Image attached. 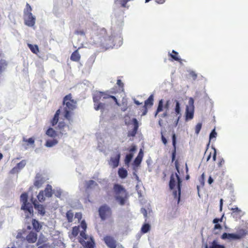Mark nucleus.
Segmentation results:
<instances>
[{"label": "nucleus", "instance_id": "obj_20", "mask_svg": "<svg viewBox=\"0 0 248 248\" xmlns=\"http://www.w3.org/2000/svg\"><path fill=\"white\" fill-rule=\"evenodd\" d=\"M235 234L237 236L238 239L240 240L244 238L246 236L247 234V231L245 229L239 228L237 230L236 233Z\"/></svg>", "mask_w": 248, "mask_h": 248}, {"label": "nucleus", "instance_id": "obj_45", "mask_svg": "<svg viewBox=\"0 0 248 248\" xmlns=\"http://www.w3.org/2000/svg\"><path fill=\"white\" fill-rule=\"evenodd\" d=\"M141 161H142L141 159L137 157L134 160V164L136 166H138L140 165Z\"/></svg>", "mask_w": 248, "mask_h": 248}, {"label": "nucleus", "instance_id": "obj_14", "mask_svg": "<svg viewBox=\"0 0 248 248\" xmlns=\"http://www.w3.org/2000/svg\"><path fill=\"white\" fill-rule=\"evenodd\" d=\"M26 165V160H22L20 162L17 163L16 165L11 170V172L14 173L18 172L19 170L23 169Z\"/></svg>", "mask_w": 248, "mask_h": 248}, {"label": "nucleus", "instance_id": "obj_36", "mask_svg": "<svg viewBox=\"0 0 248 248\" xmlns=\"http://www.w3.org/2000/svg\"><path fill=\"white\" fill-rule=\"evenodd\" d=\"M23 141L25 142L28 143V144L33 145L34 144L35 139L33 137L30 138L28 139L23 138Z\"/></svg>", "mask_w": 248, "mask_h": 248}, {"label": "nucleus", "instance_id": "obj_41", "mask_svg": "<svg viewBox=\"0 0 248 248\" xmlns=\"http://www.w3.org/2000/svg\"><path fill=\"white\" fill-rule=\"evenodd\" d=\"M202 123H199L197 124V125L195 126V133L196 134H198L199 133V132L202 128Z\"/></svg>", "mask_w": 248, "mask_h": 248}, {"label": "nucleus", "instance_id": "obj_55", "mask_svg": "<svg viewBox=\"0 0 248 248\" xmlns=\"http://www.w3.org/2000/svg\"><path fill=\"white\" fill-rule=\"evenodd\" d=\"M143 151H142V150L141 149L140 150V151L139 152V153L137 157L142 159L143 158Z\"/></svg>", "mask_w": 248, "mask_h": 248}, {"label": "nucleus", "instance_id": "obj_15", "mask_svg": "<svg viewBox=\"0 0 248 248\" xmlns=\"http://www.w3.org/2000/svg\"><path fill=\"white\" fill-rule=\"evenodd\" d=\"M37 235L36 232H31L26 236V240L29 243H35L37 240Z\"/></svg>", "mask_w": 248, "mask_h": 248}, {"label": "nucleus", "instance_id": "obj_57", "mask_svg": "<svg viewBox=\"0 0 248 248\" xmlns=\"http://www.w3.org/2000/svg\"><path fill=\"white\" fill-rule=\"evenodd\" d=\"M85 231H84V230H82L81 231L80 233V235H81V236H82L83 238L84 239H86V235L85 234Z\"/></svg>", "mask_w": 248, "mask_h": 248}, {"label": "nucleus", "instance_id": "obj_26", "mask_svg": "<svg viewBox=\"0 0 248 248\" xmlns=\"http://www.w3.org/2000/svg\"><path fill=\"white\" fill-rule=\"evenodd\" d=\"M97 186L98 184L94 181L91 180L86 182L85 188L89 190Z\"/></svg>", "mask_w": 248, "mask_h": 248}, {"label": "nucleus", "instance_id": "obj_62", "mask_svg": "<svg viewBox=\"0 0 248 248\" xmlns=\"http://www.w3.org/2000/svg\"><path fill=\"white\" fill-rule=\"evenodd\" d=\"M168 112L166 111V112H165L161 115V117H162V118L166 117L167 116H168Z\"/></svg>", "mask_w": 248, "mask_h": 248}, {"label": "nucleus", "instance_id": "obj_59", "mask_svg": "<svg viewBox=\"0 0 248 248\" xmlns=\"http://www.w3.org/2000/svg\"><path fill=\"white\" fill-rule=\"evenodd\" d=\"M169 105H170V101L169 100H168L165 105V108L166 109H169Z\"/></svg>", "mask_w": 248, "mask_h": 248}, {"label": "nucleus", "instance_id": "obj_33", "mask_svg": "<svg viewBox=\"0 0 248 248\" xmlns=\"http://www.w3.org/2000/svg\"><path fill=\"white\" fill-rule=\"evenodd\" d=\"M150 225L148 223H146L143 224V226H142L141 231L142 233H145L150 231Z\"/></svg>", "mask_w": 248, "mask_h": 248}, {"label": "nucleus", "instance_id": "obj_58", "mask_svg": "<svg viewBox=\"0 0 248 248\" xmlns=\"http://www.w3.org/2000/svg\"><path fill=\"white\" fill-rule=\"evenodd\" d=\"M216 150L215 148H214V153H213V159L214 161H215L216 159Z\"/></svg>", "mask_w": 248, "mask_h": 248}, {"label": "nucleus", "instance_id": "obj_19", "mask_svg": "<svg viewBox=\"0 0 248 248\" xmlns=\"http://www.w3.org/2000/svg\"><path fill=\"white\" fill-rule=\"evenodd\" d=\"M79 48L74 51L70 56V60L73 62H78L80 61V55L78 51Z\"/></svg>", "mask_w": 248, "mask_h": 248}, {"label": "nucleus", "instance_id": "obj_51", "mask_svg": "<svg viewBox=\"0 0 248 248\" xmlns=\"http://www.w3.org/2000/svg\"><path fill=\"white\" fill-rule=\"evenodd\" d=\"M222 220V217H221L220 218H216L213 219V222L214 223H215V224H218V222H221Z\"/></svg>", "mask_w": 248, "mask_h": 248}, {"label": "nucleus", "instance_id": "obj_35", "mask_svg": "<svg viewBox=\"0 0 248 248\" xmlns=\"http://www.w3.org/2000/svg\"><path fill=\"white\" fill-rule=\"evenodd\" d=\"M38 201L42 202L45 201V197L44 196V193L43 190H41L38 195L37 196Z\"/></svg>", "mask_w": 248, "mask_h": 248}, {"label": "nucleus", "instance_id": "obj_16", "mask_svg": "<svg viewBox=\"0 0 248 248\" xmlns=\"http://www.w3.org/2000/svg\"><path fill=\"white\" fill-rule=\"evenodd\" d=\"M32 203L34 206V208L37 210L38 213L42 215H44L45 214V208L42 204L38 203L35 200L32 202Z\"/></svg>", "mask_w": 248, "mask_h": 248}, {"label": "nucleus", "instance_id": "obj_1", "mask_svg": "<svg viewBox=\"0 0 248 248\" xmlns=\"http://www.w3.org/2000/svg\"><path fill=\"white\" fill-rule=\"evenodd\" d=\"M111 93H115V92H109L108 91L106 92L97 91L93 95V99L94 102V108L95 110L99 109L104 110L105 108V104L101 103L100 100H104L107 99L111 98L115 103V104L118 106H120V104L118 102L117 98L113 95L110 94Z\"/></svg>", "mask_w": 248, "mask_h": 248}, {"label": "nucleus", "instance_id": "obj_5", "mask_svg": "<svg viewBox=\"0 0 248 248\" xmlns=\"http://www.w3.org/2000/svg\"><path fill=\"white\" fill-rule=\"evenodd\" d=\"M32 8L30 5L27 3L26 8L24 10V21L26 25L33 27L35 23V17L31 13Z\"/></svg>", "mask_w": 248, "mask_h": 248}, {"label": "nucleus", "instance_id": "obj_30", "mask_svg": "<svg viewBox=\"0 0 248 248\" xmlns=\"http://www.w3.org/2000/svg\"><path fill=\"white\" fill-rule=\"evenodd\" d=\"M28 46L33 53L37 54L39 53V50L37 45H33L30 44H28Z\"/></svg>", "mask_w": 248, "mask_h": 248}, {"label": "nucleus", "instance_id": "obj_2", "mask_svg": "<svg viewBox=\"0 0 248 248\" xmlns=\"http://www.w3.org/2000/svg\"><path fill=\"white\" fill-rule=\"evenodd\" d=\"M63 108L62 113L64 118L69 122L72 121V116L73 111L77 108V101L72 99L71 93L65 96L63 99Z\"/></svg>", "mask_w": 248, "mask_h": 248}, {"label": "nucleus", "instance_id": "obj_10", "mask_svg": "<svg viewBox=\"0 0 248 248\" xmlns=\"http://www.w3.org/2000/svg\"><path fill=\"white\" fill-rule=\"evenodd\" d=\"M121 154L118 152L115 156L111 157L109 161V164L111 165L113 168L117 167L119 165Z\"/></svg>", "mask_w": 248, "mask_h": 248}, {"label": "nucleus", "instance_id": "obj_64", "mask_svg": "<svg viewBox=\"0 0 248 248\" xmlns=\"http://www.w3.org/2000/svg\"><path fill=\"white\" fill-rule=\"evenodd\" d=\"M136 150V148L135 146H133L130 149V152H134Z\"/></svg>", "mask_w": 248, "mask_h": 248}, {"label": "nucleus", "instance_id": "obj_32", "mask_svg": "<svg viewBox=\"0 0 248 248\" xmlns=\"http://www.w3.org/2000/svg\"><path fill=\"white\" fill-rule=\"evenodd\" d=\"M58 143V140L55 139L47 140L45 145L47 147H51Z\"/></svg>", "mask_w": 248, "mask_h": 248}, {"label": "nucleus", "instance_id": "obj_3", "mask_svg": "<svg viewBox=\"0 0 248 248\" xmlns=\"http://www.w3.org/2000/svg\"><path fill=\"white\" fill-rule=\"evenodd\" d=\"M175 166L177 173H176L175 174H171L169 183V187L170 189H173L176 185L177 181L178 191L176 190L174 191L173 192V195L174 198L177 199V202L178 203L180 200L181 187L182 181L178 174L180 173L179 163L178 160H176L175 161Z\"/></svg>", "mask_w": 248, "mask_h": 248}, {"label": "nucleus", "instance_id": "obj_23", "mask_svg": "<svg viewBox=\"0 0 248 248\" xmlns=\"http://www.w3.org/2000/svg\"><path fill=\"white\" fill-rule=\"evenodd\" d=\"M46 197L50 198L52 196V186L49 184L46 186V187L44 190V193Z\"/></svg>", "mask_w": 248, "mask_h": 248}, {"label": "nucleus", "instance_id": "obj_9", "mask_svg": "<svg viewBox=\"0 0 248 248\" xmlns=\"http://www.w3.org/2000/svg\"><path fill=\"white\" fill-rule=\"evenodd\" d=\"M104 241L109 248H117V242L113 237L108 235L106 236L104 238Z\"/></svg>", "mask_w": 248, "mask_h": 248}, {"label": "nucleus", "instance_id": "obj_27", "mask_svg": "<svg viewBox=\"0 0 248 248\" xmlns=\"http://www.w3.org/2000/svg\"><path fill=\"white\" fill-rule=\"evenodd\" d=\"M32 225L33 229L37 232H39L42 228V226L41 225L39 221L36 220L35 219H32Z\"/></svg>", "mask_w": 248, "mask_h": 248}, {"label": "nucleus", "instance_id": "obj_49", "mask_svg": "<svg viewBox=\"0 0 248 248\" xmlns=\"http://www.w3.org/2000/svg\"><path fill=\"white\" fill-rule=\"evenodd\" d=\"M231 210L232 211L233 213H237L240 214L241 212V210L238 207L232 208Z\"/></svg>", "mask_w": 248, "mask_h": 248}, {"label": "nucleus", "instance_id": "obj_12", "mask_svg": "<svg viewBox=\"0 0 248 248\" xmlns=\"http://www.w3.org/2000/svg\"><path fill=\"white\" fill-rule=\"evenodd\" d=\"M154 95L151 94L148 98L145 101L144 108V111L142 115H145L147 112V107H151L153 105Z\"/></svg>", "mask_w": 248, "mask_h": 248}, {"label": "nucleus", "instance_id": "obj_63", "mask_svg": "<svg viewBox=\"0 0 248 248\" xmlns=\"http://www.w3.org/2000/svg\"><path fill=\"white\" fill-rule=\"evenodd\" d=\"M166 0H155V1L158 3L162 4L165 2Z\"/></svg>", "mask_w": 248, "mask_h": 248}, {"label": "nucleus", "instance_id": "obj_25", "mask_svg": "<svg viewBox=\"0 0 248 248\" xmlns=\"http://www.w3.org/2000/svg\"><path fill=\"white\" fill-rule=\"evenodd\" d=\"M169 56L173 60L182 63V60L179 58L178 53L175 50H173L172 53H169Z\"/></svg>", "mask_w": 248, "mask_h": 248}, {"label": "nucleus", "instance_id": "obj_7", "mask_svg": "<svg viewBox=\"0 0 248 248\" xmlns=\"http://www.w3.org/2000/svg\"><path fill=\"white\" fill-rule=\"evenodd\" d=\"M194 100L193 98L190 97L188 101V105L186 106V120H191L194 117Z\"/></svg>", "mask_w": 248, "mask_h": 248}, {"label": "nucleus", "instance_id": "obj_24", "mask_svg": "<svg viewBox=\"0 0 248 248\" xmlns=\"http://www.w3.org/2000/svg\"><path fill=\"white\" fill-rule=\"evenodd\" d=\"M44 183V180L41 176H37L35 177V180L34 182V186L37 188H40L42 186V185Z\"/></svg>", "mask_w": 248, "mask_h": 248}, {"label": "nucleus", "instance_id": "obj_34", "mask_svg": "<svg viewBox=\"0 0 248 248\" xmlns=\"http://www.w3.org/2000/svg\"><path fill=\"white\" fill-rule=\"evenodd\" d=\"M163 100L161 99L159 101L158 106L156 110V112L155 114V116L160 112L163 110Z\"/></svg>", "mask_w": 248, "mask_h": 248}, {"label": "nucleus", "instance_id": "obj_48", "mask_svg": "<svg viewBox=\"0 0 248 248\" xmlns=\"http://www.w3.org/2000/svg\"><path fill=\"white\" fill-rule=\"evenodd\" d=\"M189 75L190 77L193 78V79L195 80L197 78V75L196 74V73L193 71H191L189 73Z\"/></svg>", "mask_w": 248, "mask_h": 248}, {"label": "nucleus", "instance_id": "obj_29", "mask_svg": "<svg viewBox=\"0 0 248 248\" xmlns=\"http://www.w3.org/2000/svg\"><path fill=\"white\" fill-rule=\"evenodd\" d=\"M46 134L48 137H50L51 138H55L58 135L57 132L55 130H54L52 128H51V127L49 128L47 130Z\"/></svg>", "mask_w": 248, "mask_h": 248}, {"label": "nucleus", "instance_id": "obj_44", "mask_svg": "<svg viewBox=\"0 0 248 248\" xmlns=\"http://www.w3.org/2000/svg\"><path fill=\"white\" fill-rule=\"evenodd\" d=\"M117 84L122 89V91L124 90V84L121 79L117 80Z\"/></svg>", "mask_w": 248, "mask_h": 248}, {"label": "nucleus", "instance_id": "obj_56", "mask_svg": "<svg viewBox=\"0 0 248 248\" xmlns=\"http://www.w3.org/2000/svg\"><path fill=\"white\" fill-rule=\"evenodd\" d=\"M224 163V160L223 158H221L219 161V162L218 163V167H221L222 165V164H223Z\"/></svg>", "mask_w": 248, "mask_h": 248}, {"label": "nucleus", "instance_id": "obj_6", "mask_svg": "<svg viewBox=\"0 0 248 248\" xmlns=\"http://www.w3.org/2000/svg\"><path fill=\"white\" fill-rule=\"evenodd\" d=\"M20 201L23 203L21 209L24 210L25 213H28L29 214L27 215V217H29V216H33V207L31 203L28 202V194L26 193H23L21 195Z\"/></svg>", "mask_w": 248, "mask_h": 248}, {"label": "nucleus", "instance_id": "obj_47", "mask_svg": "<svg viewBox=\"0 0 248 248\" xmlns=\"http://www.w3.org/2000/svg\"><path fill=\"white\" fill-rule=\"evenodd\" d=\"M80 227L83 230L85 231L87 228V224L85 220H82L80 223Z\"/></svg>", "mask_w": 248, "mask_h": 248}, {"label": "nucleus", "instance_id": "obj_11", "mask_svg": "<svg viewBox=\"0 0 248 248\" xmlns=\"http://www.w3.org/2000/svg\"><path fill=\"white\" fill-rule=\"evenodd\" d=\"M132 122L134 125V128L132 130L129 131L127 133V136L128 137H134L135 136L137 133L139 128V123L138 120L136 118L132 119Z\"/></svg>", "mask_w": 248, "mask_h": 248}, {"label": "nucleus", "instance_id": "obj_37", "mask_svg": "<svg viewBox=\"0 0 248 248\" xmlns=\"http://www.w3.org/2000/svg\"><path fill=\"white\" fill-rule=\"evenodd\" d=\"M133 154H129L126 155L125 158L124 159V162L125 164L128 165V164L131 161L133 157Z\"/></svg>", "mask_w": 248, "mask_h": 248}, {"label": "nucleus", "instance_id": "obj_8", "mask_svg": "<svg viewBox=\"0 0 248 248\" xmlns=\"http://www.w3.org/2000/svg\"><path fill=\"white\" fill-rule=\"evenodd\" d=\"M98 212L99 216L102 220H104L111 216V210L110 208L106 204L101 206L99 208Z\"/></svg>", "mask_w": 248, "mask_h": 248}, {"label": "nucleus", "instance_id": "obj_31", "mask_svg": "<svg viewBox=\"0 0 248 248\" xmlns=\"http://www.w3.org/2000/svg\"><path fill=\"white\" fill-rule=\"evenodd\" d=\"M73 217L74 213L72 210H70L66 212V217L69 223H71L73 221Z\"/></svg>", "mask_w": 248, "mask_h": 248}, {"label": "nucleus", "instance_id": "obj_61", "mask_svg": "<svg viewBox=\"0 0 248 248\" xmlns=\"http://www.w3.org/2000/svg\"><path fill=\"white\" fill-rule=\"evenodd\" d=\"M208 183L209 184H211L213 183V178L211 176H210L209 177L208 180Z\"/></svg>", "mask_w": 248, "mask_h": 248}, {"label": "nucleus", "instance_id": "obj_21", "mask_svg": "<svg viewBox=\"0 0 248 248\" xmlns=\"http://www.w3.org/2000/svg\"><path fill=\"white\" fill-rule=\"evenodd\" d=\"M60 113H61V110H60V109H58L56 111L55 114H54L53 118L50 121V124L52 126H55L58 123L59 119V115L60 114Z\"/></svg>", "mask_w": 248, "mask_h": 248}, {"label": "nucleus", "instance_id": "obj_42", "mask_svg": "<svg viewBox=\"0 0 248 248\" xmlns=\"http://www.w3.org/2000/svg\"><path fill=\"white\" fill-rule=\"evenodd\" d=\"M75 33L77 35H79L81 36H84L85 35V32L83 29H78L76 30Z\"/></svg>", "mask_w": 248, "mask_h": 248}, {"label": "nucleus", "instance_id": "obj_39", "mask_svg": "<svg viewBox=\"0 0 248 248\" xmlns=\"http://www.w3.org/2000/svg\"><path fill=\"white\" fill-rule=\"evenodd\" d=\"M7 64L6 62L4 60L0 61V71L2 73L5 67L7 66Z\"/></svg>", "mask_w": 248, "mask_h": 248}, {"label": "nucleus", "instance_id": "obj_40", "mask_svg": "<svg viewBox=\"0 0 248 248\" xmlns=\"http://www.w3.org/2000/svg\"><path fill=\"white\" fill-rule=\"evenodd\" d=\"M210 248H225V247L223 245L217 244V242L214 241Z\"/></svg>", "mask_w": 248, "mask_h": 248}, {"label": "nucleus", "instance_id": "obj_52", "mask_svg": "<svg viewBox=\"0 0 248 248\" xmlns=\"http://www.w3.org/2000/svg\"><path fill=\"white\" fill-rule=\"evenodd\" d=\"M161 140H162V142L165 144L166 145L167 143V139L165 138V137L163 136L162 133L161 132Z\"/></svg>", "mask_w": 248, "mask_h": 248}, {"label": "nucleus", "instance_id": "obj_54", "mask_svg": "<svg viewBox=\"0 0 248 248\" xmlns=\"http://www.w3.org/2000/svg\"><path fill=\"white\" fill-rule=\"evenodd\" d=\"M86 247L88 248H94V245L92 242H88L87 244V245H86Z\"/></svg>", "mask_w": 248, "mask_h": 248}, {"label": "nucleus", "instance_id": "obj_17", "mask_svg": "<svg viewBox=\"0 0 248 248\" xmlns=\"http://www.w3.org/2000/svg\"><path fill=\"white\" fill-rule=\"evenodd\" d=\"M173 150L172 151V162L174 161L176 156V137L175 133H173L172 136Z\"/></svg>", "mask_w": 248, "mask_h": 248}, {"label": "nucleus", "instance_id": "obj_18", "mask_svg": "<svg viewBox=\"0 0 248 248\" xmlns=\"http://www.w3.org/2000/svg\"><path fill=\"white\" fill-rule=\"evenodd\" d=\"M221 238L222 239H228L230 240H239L235 233H228L224 232L221 235Z\"/></svg>", "mask_w": 248, "mask_h": 248}, {"label": "nucleus", "instance_id": "obj_43", "mask_svg": "<svg viewBox=\"0 0 248 248\" xmlns=\"http://www.w3.org/2000/svg\"><path fill=\"white\" fill-rule=\"evenodd\" d=\"M53 193L56 197L61 198L62 192L60 189L54 190Z\"/></svg>", "mask_w": 248, "mask_h": 248}, {"label": "nucleus", "instance_id": "obj_4", "mask_svg": "<svg viewBox=\"0 0 248 248\" xmlns=\"http://www.w3.org/2000/svg\"><path fill=\"white\" fill-rule=\"evenodd\" d=\"M115 200L121 205H124L129 198L126 190L121 185L115 184L113 186Z\"/></svg>", "mask_w": 248, "mask_h": 248}, {"label": "nucleus", "instance_id": "obj_22", "mask_svg": "<svg viewBox=\"0 0 248 248\" xmlns=\"http://www.w3.org/2000/svg\"><path fill=\"white\" fill-rule=\"evenodd\" d=\"M175 102L176 103V105H175V109H174L175 112L177 115H179V116L176 120V125L178 123V121H179L181 116V114L180 113V112H181L180 104L179 101L177 100H175Z\"/></svg>", "mask_w": 248, "mask_h": 248}, {"label": "nucleus", "instance_id": "obj_53", "mask_svg": "<svg viewBox=\"0 0 248 248\" xmlns=\"http://www.w3.org/2000/svg\"><path fill=\"white\" fill-rule=\"evenodd\" d=\"M222 229V227L220 224H216L214 226V230H220Z\"/></svg>", "mask_w": 248, "mask_h": 248}, {"label": "nucleus", "instance_id": "obj_46", "mask_svg": "<svg viewBox=\"0 0 248 248\" xmlns=\"http://www.w3.org/2000/svg\"><path fill=\"white\" fill-rule=\"evenodd\" d=\"M217 135V133L215 131V129H213L210 134V140H211L213 138H216Z\"/></svg>", "mask_w": 248, "mask_h": 248}, {"label": "nucleus", "instance_id": "obj_50", "mask_svg": "<svg viewBox=\"0 0 248 248\" xmlns=\"http://www.w3.org/2000/svg\"><path fill=\"white\" fill-rule=\"evenodd\" d=\"M75 217V218H78V220L79 221L82 218V214L81 213H76Z\"/></svg>", "mask_w": 248, "mask_h": 248}, {"label": "nucleus", "instance_id": "obj_60", "mask_svg": "<svg viewBox=\"0 0 248 248\" xmlns=\"http://www.w3.org/2000/svg\"><path fill=\"white\" fill-rule=\"evenodd\" d=\"M222 206H223V200L222 199L220 200V211H221L222 210Z\"/></svg>", "mask_w": 248, "mask_h": 248}, {"label": "nucleus", "instance_id": "obj_13", "mask_svg": "<svg viewBox=\"0 0 248 248\" xmlns=\"http://www.w3.org/2000/svg\"><path fill=\"white\" fill-rule=\"evenodd\" d=\"M66 127L69 128V126L66 125L64 121H60L58 123L56 129L61 135H62L66 134V131L64 130Z\"/></svg>", "mask_w": 248, "mask_h": 248}, {"label": "nucleus", "instance_id": "obj_28", "mask_svg": "<svg viewBox=\"0 0 248 248\" xmlns=\"http://www.w3.org/2000/svg\"><path fill=\"white\" fill-rule=\"evenodd\" d=\"M118 173L119 176L122 179H124L127 176V171L123 168H119Z\"/></svg>", "mask_w": 248, "mask_h": 248}, {"label": "nucleus", "instance_id": "obj_38", "mask_svg": "<svg viewBox=\"0 0 248 248\" xmlns=\"http://www.w3.org/2000/svg\"><path fill=\"white\" fill-rule=\"evenodd\" d=\"M79 233V226H75L72 229V234L74 237L77 236Z\"/></svg>", "mask_w": 248, "mask_h": 248}]
</instances>
